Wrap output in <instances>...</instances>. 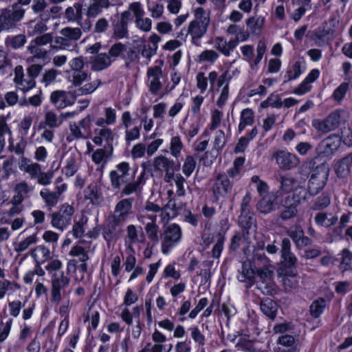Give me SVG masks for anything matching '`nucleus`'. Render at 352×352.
I'll use <instances>...</instances> for the list:
<instances>
[{
	"instance_id": "nucleus-33",
	"label": "nucleus",
	"mask_w": 352,
	"mask_h": 352,
	"mask_svg": "<svg viewBox=\"0 0 352 352\" xmlns=\"http://www.w3.org/2000/svg\"><path fill=\"white\" fill-rule=\"evenodd\" d=\"M39 195L49 210L56 206L60 200V198L56 194L50 190L48 188L42 189Z\"/></svg>"
},
{
	"instance_id": "nucleus-14",
	"label": "nucleus",
	"mask_w": 352,
	"mask_h": 352,
	"mask_svg": "<svg viewBox=\"0 0 352 352\" xmlns=\"http://www.w3.org/2000/svg\"><path fill=\"white\" fill-rule=\"evenodd\" d=\"M131 14L129 10L121 13L120 19L113 23V34L118 38H128V23L131 20Z\"/></svg>"
},
{
	"instance_id": "nucleus-17",
	"label": "nucleus",
	"mask_w": 352,
	"mask_h": 352,
	"mask_svg": "<svg viewBox=\"0 0 352 352\" xmlns=\"http://www.w3.org/2000/svg\"><path fill=\"white\" fill-rule=\"evenodd\" d=\"M133 199L126 198L119 201L114 208L111 216L116 218L118 221L124 222L129 215L132 214V204Z\"/></svg>"
},
{
	"instance_id": "nucleus-23",
	"label": "nucleus",
	"mask_w": 352,
	"mask_h": 352,
	"mask_svg": "<svg viewBox=\"0 0 352 352\" xmlns=\"http://www.w3.org/2000/svg\"><path fill=\"white\" fill-rule=\"evenodd\" d=\"M352 166V153L339 160L335 164V171L340 178H345L349 175Z\"/></svg>"
},
{
	"instance_id": "nucleus-56",
	"label": "nucleus",
	"mask_w": 352,
	"mask_h": 352,
	"mask_svg": "<svg viewBox=\"0 0 352 352\" xmlns=\"http://www.w3.org/2000/svg\"><path fill=\"white\" fill-rule=\"evenodd\" d=\"M340 266L344 270L352 269V252L348 249L342 251Z\"/></svg>"
},
{
	"instance_id": "nucleus-50",
	"label": "nucleus",
	"mask_w": 352,
	"mask_h": 352,
	"mask_svg": "<svg viewBox=\"0 0 352 352\" xmlns=\"http://www.w3.org/2000/svg\"><path fill=\"white\" fill-rule=\"evenodd\" d=\"M74 46L75 45L71 43L65 36L62 35L56 36L52 45V47L56 50H66Z\"/></svg>"
},
{
	"instance_id": "nucleus-63",
	"label": "nucleus",
	"mask_w": 352,
	"mask_h": 352,
	"mask_svg": "<svg viewBox=\"0 0 352 352\" xmlns=\"http://www.w3.org/2000/svg\"><path fill=\"white\" fill-rule=\"evenodd\" d=\"M87 223V219H81L79 221L74 223L72 228V233L76 239L81 238L85 233V226Z\"/></svg>"
},
{
	"instance_id": "nucleus-55",
	"label": "nucleus",
	"mask_w": 352,
	"mask_h": 352,
	"mask_svg": "<svg viewBox=\"0 0 352 352\" xmlns=\"http://www.w3.org/2000/svg\"><path fill=\"white\" fill-rule=\"evenodd\" d=\"M330 203V197L327 194H322L316 199L311 206V208L314 210H321L327 208Z\"/></svg>"
},
{
	"instance_id": "nucleus-44",
	"label": "nucleus",
	"mask_w": 352,
	"mask_h": 352,
	"mask_svg": "<svg viewBox=\"0 0 352 352\" xmlns=\"http://www.w3.org/2000/svg\"><path fill=\"white\" fill-rule=\"evenodd\" d=\"M279 182L280 190L285 192H292L297 186H296V180L288 175L280 176Z\"/></svg>"
},
{
	"instance_id": "nucleus-16",
	"label": "nucleus",
	"mask_w": 352,
	"mask_h": 352,
	"mask_svg": "<svg viewBox=\"0 0 352 352\" xmlns=\"http://www.w3.org/2000/svg\"><path fill=\"white\" fill-rule=\"evenodd\" d=\"M126 234L124 239L127 248L133 250V245L135 243H142L145 241V235L142 227H137L134 225H129L126 227Z\"/></svg>"
},
{
	"instance_id": "nucleus-40",
	"label": "nucleus",
	"mask_w": 352,
	"mask_h": 352,
	"mask_svg": "<svg viewBox=\"0 0 352 352\" xmlns=\"http://www.w3.org/2000/svg\"><path fill=\"white\" fill-rule=\"evenodd\" d=\"M283 206L284 209L280 214V218L282 220L287 221L295 217L297 215L298 210L296 205L284 199L283 201Z\"/></svg>"
},
{
	"instance_id": "nucleus-26",
	"label": "nucleus",
	"mask_w": 352,
	"mask_h": 352,
	"mask_svg": "<svg viewBox=\"0 0 352 352\" xmlns=\"http://www.w3.org/2000/svg\"><path fill=\"white\" fill-rule=\"evenodd\" d=\"M215 48L224 56H229L231 52L237 46V40H230L227 42L223 37L218 36L214 40Z\"/></svg>"
},
{
	"instance_id": "nucleus-32",
	"label": "nucleus",
	"mask_w": 352,
	"mask_h": 352,
	"mask_svg": "<svg viewBox=\"0 0 352 352\" xmlns=\"http://www.w3.org/2000/svg\"><path fill=\"white\" fill-rule=\"evenodd\" d=\"M26 42L25 35L19 34L7 36L5 39V45L7 48L17 50L23 47Z\"/></svg>"
},
{
	"instance_id": "nucleus-6",
	"label": "nucleus",
	"mask_w": 352,
	"mask_h": 352,
	"mask_svg": "<svg viewBox=\"0 0 352 352\" xmlns=\"http://www.w3.org/2000/svg\"><path fill=\"white\" fill-rule=\"evenodd\" d=\"M70 278L63 272L53 274L52 278L51 300L58 304L65 294V289L69 286Z\"/></svg>"
},
{
	"instance_id": "nucleus-36",
	"label": "nucleus",
	"mask_w": 352,
	"mask_h": 352,
	"mask_svg": "<svg viewBox=\"0 0 352 352\" xmlns=\"http://www.w3.org/2000/svg\"><path fill=\"white\" fill-rule=\"evenodd\" d=\"M76 156L74 153H68L63 171L67 177H72L75 175L78 169V164Z\"/></svg>"
},
{
	"instance_id": "nucleus-21",
	"label": "nucleus",
	"mask_w": 352,
	"mask_h": 352,
	"mask_svg": "<svg viewBox=\"0 0 352 352\" xmlns=\"http://www.w3.org/2000/svg\"><path fill=\"white\" fill-rule=\"evenodd\" d=\"M19 168L21 170L29 174L32 179H36L41 170V166L36 162H32L29 159L25 157L21 158L19 162Z\"/></svg>"
},
{
	"instance_id": "nucleus-59",
	"label": "nucleus",
	"mask_w": 352,
	"mask_h": 352,
	"mask_svg": "<svg viewBox=\"0 0 352 352\" xmlns=\"http://www.w3.org/2000/svg\"><path fill=\"white\" fill-rule=\"evenodd\" d=\"M69 130L71 135L67 137V140L69 142H72L74 139H85V135L83 132L80 130V128L76 123L73 122L69 124Z\"/></svg>"
},
{
	"instance_id": "nucleus-3",
	"label": "nucleus",
	"mask_w": 352,
	"mask_h": 352,
	"mask_svg": "<svg viewBox=\"0 0 352 352\" xmlns=\"http://www.w3.org/2000/svg\"><path fill=\"white\" fill-rule=\"evenodd\" d=\"M348 113L342 110H338L331 113L323 120H314L313 126L322 133H327L337 129L348 119Z\"/></svg>"
},
{
	"instance_id": "nucleus-54",
	"label": "nucleus",
	"mask_w": 352,
	"mask_h": 352,
	"mask_svg": "<svg viewBox=\"0 0 352 352\" xmlns=\"http://www.w3.org/2000/svg\"><path fill=\"white\" fill-rule=\"evenodd\" d=\"M101 81L99 79H95L91 82L85 83L80 87L78 91L80 95H87L93 93L100 85Z\"/></svg>"
},
{
	"instance_id": "nucleus-46",
	"label": "nucleus",
	"mask_w": 352,
	"mask_h": 352,
	"mask_svg": "<svg viewBox=\"0 0 352 352\" xmlns=\"http://www.w3.org/2000/svg\"><path fill=\"white\" fill-rule=\"evenodd\" d=\"M258 133V129L256 126H254L246 136L242 137L239 139L235 150L239 152H242L247 147L249 142L253 140Z\"/></svg>"
},
{
	"instance_id": "nucleus-12",
	"label": "nucleus",
	"mask_w": 352,
	"mask_h": 352,
	"mask_svg": "<svg viewBox=\"0 0 352 352\" xmlns=\"http://www.w3.org/2000/svg\"><path fill=\"white\" fill-rule=\"evenodd\" d=\"M147 85L149 91L156 95L162 89L163 83L160 79L162 78V69L159 66L149 67L147 69Z\"/></svg>"
},
{
	"instance_id": "nucleus-27",
	"label": "nucleus",
	"mask_w": 352,
	"mask_h": 352,
	"mask_svg": "<svg viewBox=\"0 0 352 352\" xmlns=\"http://www.w3.org/2000/svg\"><path fill=\"white\" fill-rule=\"evenodd\" d=\"M65 18L69 22H76L80 24L82 19V5L79 3H75L72 6H69L65 11Z\"/></svg>"
},
{
	"instance_id": "nucleus-45",
	"label": "nucleus",
	"mask_w": 352,
	"mask_h": 352,
	"mask_svg": "<svg viewBox=\"0 0 352 352\" xmlns=\"http://www.w3.org/2000/svg\"><path fill=\"white\" fill-rule=\"evenodd\" d=\"M264 24V19L261 16L249 18L246 25L252 34H258Z\"/></svg>"
},
{
	"instance_id": "nucleus-4",
	"label": "nucleus",
	"mask_w": 352,
	"mask_h": 352,
	"mask_svg": "<svg viewBox=\"0 0 352 352\" xmlns=\"http://www.w3.org/2000/svg\"><path fill=\"white\" fill-rule=\"evenodd\" d=\"M74 208L68 204H62L58 210L50 214L51 224L56 230L63 232L72 223Z\"/></svg>"
},
{
	"instance_id": "nucleus-61",
	"label": "nucleus",
	"mask_w": 352,
	"mask_h": 352,
	"mask_svg": "<svg viewBox=\"0 0 352 352\" xmlns=\"http://www.w3.org/2000/svg\"><path fill=\"white\" fill-rule=\"evenodd\" d=\"M226 138L224 132L221 130L217 131L215 133L213 148L217 151L221 150L226 144Z\"/></svg>"
},
{
	"instance_id": "nucleus-19",
	"label": "nucleus",
	"mask_w": 352,
	"mask_h": 352,
	"mask_svg": "<svg viewBox=\"0 0 352 352\" xmlns=\"http://www.w3.org/2000/svg\"><path fill=\"white\" fill-rule=\"evenodd\" d=\"M252 200V195L247 192L243 197L241 204V214L239 221L243 226H248L252 219V208L250 203Z\"/></svg>"
},
{
	"instance_id": "nucleus-13",
	"label": "nucleus",
	"mask_w": 352,
	"mask_h": 352,
	"mask_svg": "<svg viewBox=\"0 0 352 352\" xmlns=\"http://www.w3.org/2000/svg\"><path fill=\"white\" fill-rule=\"evenodd\" d=\"M14 82L16 87L23 93H26L36 86V81L28 74H25L21 65H17L14 69Z\"/></svg>"
},
{
	"instance_id": "nucleus-9",
	"label": "nucleus",
	"mask_w": 352,
	"mask_h": 352,
	"mask_svg": "<svg viewBox=\"0 0 352 352\" xmlns=\"http://www.w3.org/2000/svg\"><path fill=\"white\" fill-rule=\"evenodd\" d=\"M273 272L267 268H262L257 270V286L263 293L267 295H273L276 292V286L272 280Z\"/></svg>"
},
{
	"instance_id": "nucleus-18",
	"label": "nucleus",
	"mask_w": 352,
	"mask_h": 352,
	"mask_svg": "<svg viewBox=\"0 0 352 352\" xmlns=\"http://www.w3.org/2000/svg\"><path fill=\"white\" fill-rule=\"evenodd\" d=\"M280 256L285 269H296L297 258L291 251V242L284 238L281 243Z\"/></svg>"
},
{
	"instance_id": "nucleus-5",
	"label": "nucleus",
	"mask_w": 352,
	"mask_h": 352,
	"mask_svg": "<svg viewBox=\"0 0 352 352\" xmlns=\"http://www.w3.org/2000/svg\"><path fill=\"white\" fill-rule=\"evenodd\" d=\"M329 171V168L324 164H322L313 171L307 188L309 195L315 196L322 190L327 183Z\"/></svg>"
},
{
	"instance_id": "nucleus-62",
	"label": "nucleus",
	"mask_w": 352,
	"mask_h": 352,
	"mask_svg": "<svg viewBox=\"0 0 352 352\" xmlns=\"http://www.w3.org/2000/svg\"><path fill=\"white\" fill-rule=\"evenodd\" d=\"M219 58L218 53L212 50H207L203 51L199 56V60L201 62H214Z\"/></svg>"
},
{
	"instance_id": "nucleus-64",
	"label": "nucleus",
	"mask_w": 352,
	"mask_h": 352,
	"mask_svg": "<svg viewBox=\"0 0 352 352\" xmlns=\"http://www.w3.org/2000/svg\"><path fill=\"white\" fill-rule=\"evenodd\" d=\"M303 234L304 231L300 226H296L295 228H290L287 231V234L292 239L296 246L298 245Z\"/></svg>"
},
{
	"instance_id": "nucleus-37",
	"label": "nucleus",
	"mask_w": 352,
	"mask_h": 352,
	"mask_svg": "<svg viewBox=\"0 0 352 352\" xmlns=\"http://www.w3.org/2000/svg\"><path fill=\"white\" fill-rule=\"evenodd\" d=\"M85 192L86 198L89 199L92 204H98L102 199L100 188L96 183L90 184L87 186Z\"/></svg>"
},
{
	"instance_id": "nucleus-11",
	"label": "nucleus",
	"mask_w": 352,
	"mask_h": 352,
	"mask_svg": "<svg viewBox=\"0 0 352 352\" xmlns=\"http://www.w3.org/2000/svg\"><path fill=\"white\" fill-rule=\"evenodd\" d=\"M212 189L216 199L224 198L232 192V183L227 175L219 173L214 179Z\"/></svg>"
},
{
	"instance_id": "nucleus-60",
	"label": "nucleus",
	"mask_w": 352,
	"mask_h": 352,
	"mask_svg": "<svg viewBox=\"0 0 352 352\" xmlns=\"http://www.w3.org/2000/svg\"><path fill=\"white\" fill-rule=\"evenodd\" d=\"M135 23L136 27L144 32H148L151 30L152 21L148 17L144 18V16H141L135 20Z\"/></svg>"
},
{
	"instance_id": "nucleus-49",
	"label": "nucleus",
	"mask_w": 352,
	"mask_h": 352,
	"mask_svg": "<svg viewBox=\"0 0 352 352\" xmlns=\"http://www.w3.org/2000/svg\"><path fill=\"white\" fill-rule=\"evenodd\" d=\"M169 148L171 155L174 157L178 158L180 156L181 151L183 148V143L179 137L175 136L171 138Z\"/></svg>"
},
{
	"instance_id": "nucleus-10",
	"label": "nucleus",
	"mask_w": 352,
	"mask_h": 352,
	"mask_svg": "<svg viewBox=\"0 0 352 352\" xmlns=\"http://www.w3.org/2000/svg\"><path fill=\"white\" fill-rule=\"evenodd\" d=\"M129 165L127 162H122L118 164L115 170L109 173L111 184L113 189L120 190L121 186L128 182Z\"/></svg>"
},
{
	"instance_id": "nucleus-43",
	"label": "nucleus",
	"mask_w": 352,
	"mask_h": 352,
	"mask_svg": "<svg viewBox=\"0 0 352 352\" xmlns=\"http://www.w3.org/2000/svg\"><path fill=\"white\" fill-rule=\"evenodd\" d=\"M144 230L148 239L152 243V246L157 245L160 241V228L157 223H146Z\"/></svg>"
},
{
	"instance_id": "nucleus-58",
	"label": "nucleus",
	"mask_w": 352,
	"mask_h": 352,
	"mask_svg": "<svg viewBox=\"0 0 352 352\" xmlns=\"http://www.w3.org/2000/svg\"><path fill=\"white\" fill-rule=\"evenodd\" d=\"M28 51L32 54V56L28 58V61L30 63L34 62L35 59H43L47 54L45 50L33 45L28 47Z\"/></svg>"
},
{
	"instance_id": "nucleus-34",
	"label": "nucleus",
	"mask_w": 352,
	"mask_h": 352,
	"mask_svg": "<svg viewBox=\"0 0 352 352\" xmlns=\"http://www.w3.org/2000/svg\"><path fill=\"white\" fill-rule=\"evenodd\" d=\"M254 122V111L249 108L243 109L241 113L240 122L238 126L239 132L241 133L245 130L248 126H251Z\"/></svg>"
},
{
	"instance_id": "nucleus-35",
	"label": "nucleus",
	"mask_w": 352,
	"mask_h": 352,
	"mask_svg": "<svg viewBox=\"0 0 352 352\" xmlns=\"http://www.w3.org/2000/svg\"><path fill=\"white\" fill-rule=\"evenodd\" d=\"M260 307L266 316L271 319L275 318L278 305L274 301L268 298H264L261 302Z\"/></svg>"
},
{
	"instance_id": "nucleus-30",
	"label": "nucleus",
	"mask_w": 352,
	"mask_h": 352,
	"mask_svg": "<svg viewBox=\"0 0 352 352\" xmlns=\"http://www.w3.org/2000/svg\"><path fill=\"white\" fill-rule=\"evenodd\" d=\"M282 281L286 291H290L297 288L298 286V280L296 278V269H285V274Z\"/></svg>"
},
{
	"instance_id": "nucleus-39",
	"label": "nucleus",
	"mask_w": 352,
	"mask_h": 352,
	"mask_svg": "<svg viewBox=\"0 0 352 352\" xmlns=\"http://www.w3.org/2000/svg\"><path fill=\"white\" fill-rule=\"evenodd\" d=\"M50 250L44 245H39L32 250L31 255L38 263H43L50 258Z\"/></svg>"
},
{
	"instance_id": "nucleus-57",
	"label": "nucleus",
	"mask_w": 352,
	"mask_h": 352,
	"mask_svg": "<svg viewBox=\"0 0 352 352\" xmlns=\"http://www.w3.org/2000/svg\"><path fill=\"white\" fill-rule=\"evenodd\" d=\"M196 167V161L191 155H188L185 158L182 166V172L186 176L189 177L193 173Z\"/></svg>"
},
{
	"instance_id": "nucleus-47",
	"label": "nucleus",
	"mask_w": 352,
	"mask_h": 352,
	"mask_svg": "<svg viewBox=\"0 0 352 352\" xmlns=\"http://www.w3.org/2000/svg\"><path fill=\"white\" fill-rule=\"evenodd\" d=\"M113 135L112 131L107 128L101 129L98 133V135L94 137L93 142L96 145H101L103 141L109 143L113 140Z\"/></svg>"
},
{
	"instance_id": "nucleus-1",
	"label": "nucleus",
	"mask_w": 352,
	"mask_h": 352,
	"mask_svg": "<svg viewBox=\"0 0 352 352\" xmlns=\"http://www.w3.org/2000/svg\"><path fill=\"white\" fill-rule=\"evenodd\" d=\"M210 22V16L202 8H197L195 10V19L188 25L186 35L191 36L192 43L197 45V41L201 38L207 32Z\"/></svg>"
},
{
	"instance_id": "nucleus-24",
	"label": "nucleus",
	"mask_w": 352,
	"mask_h": 352,
	"mask_svg": "<svg viewBox=\"0 0 352 352\" xmlns=\"http://www.w3.org/2000/svg\"><path fill=\"white\" fill-rule=\"evenodd\" d=\"M109 6V0H91L87 8L86 15L88 18H95L102 13L103 9H107Z\"/></svg>"
},
{
	"instance_id": "nucleus-7",
	"label": "nucleus",
	"mask_w": 352,
	"mask_h": 352,
	"mask_svg": "<svg viewBox=\"0 0 352 352\" xmlns=\"http://www.w3.org/2000/svg\"><path fill=\"white\" fill-rule=\"evenodd\" d=\"M182 238V230L180 227L175 224H171L164 231L162 241V252L168 254L170 250L174 247Z\"/></svg>"
},
{
	"instance_id": "nucleus-51",
	"label": "nucleus",
	"mask_w": 352,
	"mask_h": 352,
	"mask_svg": "<svg viewBox=\"0 0 352 352\" xmlns=\"http://www.w3.org/2000/svg\"><path fill=\"white\" fill-rule=\"evenodd\" d=\"M60 115L57 116L52 111H47L45 115V124L50 128H57L62 124Z\"/></svg>"
},
{
	"instance_id": "nucleus-52",
	"label": "nucleus",
	"mask_w": 352,
	"mask_h": 352,
	"mask_svg": "<svg viewBox=\"0 0 352 352\" xmlns=\"http://www.w3.org/2000/svg\"><path fill=\"white\" fill-rule=\"evenodd\" d=\"M36 242V234H32L27 237L25 240L14 243V249L16 252H21L27 250L29 246Z\"/></svg>"
},
{
	"instance_id": "nucleus-29",
	"label": "nucleus",
	"mask_w": 352,
	"mask_h": 352,
	"mask_svg": "<svg viewBox=\"0 0 352 352\" xmlns=\"http://www.w3.org/2000/svg\"><path fill=\"white\" fill-rule=\"evenodd\" d=\"M122 223H124V222L118 221L116 218L113 216H110L109 218V223L103 232L104 239L109 241L114 237H117L121 232L118 230V227Z\"/></svg>"
},
{
	"instance_id": "nucleus-2",
	"label": "nucleus",
	"mask_w": 352,
	"mask_h": 352,
	"mask_svg": "<svg viewBox=\"0 0 352 352\" xmlns=\"http://www.w3.org/2000/svg\"><path fill=\"white\" fill-rule=\"evenodd\" d=\"M25 13L24 8L18 4H12L10 8L0 11V32H10L17 28L18 23L23 19Z\"/></svg>"
},
{
	"instance_id": "nucleus-53",
	"label": "nucleus",
	"mask_w": 352,
	"mask_h": 352,
	"mask_svg": "<svg viewBox=\"0 0 352 352\" xmlns=\"http://www.w3.org/2000/svg\"><path fill=\"white\" fill-rule=\"evenodd\" d=\"M89 78V74L85 71L73 72L71 82L74 87L80 86Z\"/></svg>"
},
{
	"instance_id": "nucleus-8",
	"label": "nucleus",
	"mask_w": 352,
	"mask_h": 352,
	"mask_svg": "<svg viewBox=\"0 0 352 352\" xmlns=\"http://www.w3.org/2000/svg\"><path fill=\"white\" fill-rule=\"evenodd\" d=\"M272 158L275 159L279 168L283 170L294 169L300 163L299 158L295 154L284 150L274 152Z\"/></svg>"
},
{
	"instance_id": "nucleus-25",
	"label": "nucleus",
	"mask_w": 352,
	"mask_h": 352,
	"mask_svg": "<svg viewBox=\"0 0 352 352\" xmlns=\"http://www.w3.org/2000/svg\"><path fill=\"white\" fill-rule=\"evenodd\" d=\"M292 194L285 197V199L298 206L302 201H306L308 198V190L302 186H297L292 191Z\"/></svg>"
},
{
	"instance_id": "nucleus-20",
	"label": "nucleus",
	"mask_w": 352,
	"mask_h": 352,
	"mask_svg": "<svg viewBox=\"0 0 352 352\" xmlns=\"http://www.w3.org/2000/svg\"><path fill=\"white\" fill-rule=\"evenodd\" d=\"M153 167L155 171L166 172L170 170H177L179 164L165 156L160 155L154 158Z\"/></svg>"
},
{
	"instance_id": "nucleus-42",
	"label": "nucleus",
	"mask_w": 352,
	"mask_h": 352,
	"mask_svg": "<svg viewBox=\"0 0 352 352\" xmlns=\"http://www.w3.org/2000/svg\"><path fill=\"white\" fill-rule=\"evenodd\" d=\"M264 244H258V248H255L253 251V261L255 265H261L263 267L267 266L269 263V260L263 252Z\"/></svg>"
},
{
	"instance_id": "nucleus-31",
	"label": "nucleus",
	"mask_w": 352,
	"mask_h": 352,
	"mask_svg": "<svg viewBox=\"0 0 352 352\" xmlns=\"http://www.w3.org/2000/svg\"><path fill=\"white\" fill-rule=\"evenodd\" d=\"M316 223L320 226L330 227L338 221V217L332 214L318 212L314 217Z\"/></svg>"
},
{
	"instance_id": "nucleus-48",
	"label": "nucleus",
	"mask_w": 352,
	"mask_h": 352,
	"mask_svg": "<svg viewBox=\"0 0 352 352\" xmlns=\"http://www.w3.org/2000/svg\"><path fill=\"white\" fill-rule=\"evenodd\" d=\"M326 306V301L322 298L314 300L309 307L311 315L314 318H318L323 312Z\"/></svg>"
},
{
	"instance_id": "nucleus-15",
	"label": "nucleus",
	"mask_w": 352,
	"mask_h": 352,
	"mask_svg": "<svg viewBox=\"0 0 352 352\" xmlns=\"http://www.w3.org/2000/svg\"><path fill=\"white\" fill-rule=\"evenodd\" d=\"M278 207L279 204L277 201V196L274 192L264 195L263 197H260V199L256 204L257 210L265 214L275 211Z\"/></svg>"
},
{
	"instance_id": "nucleus-28",
	"label": "nucleus",
	"mask_w": 352,
	"mask_h": 352,
	"mask_svg": "<svg viewBox=\"0 0 352 352\" xmlns=\"http://www.w3.org/2000/svg\"><path fill=\"white\" fill-rule=\"evenodd\" d=\"M112 63L110 56L105 53L95 56L91 60V68L93 71H102L109 67Z\"/></svg>"
},
{
	"instance_id": "nucleus-22",
	"label": "nucleus",
	"mask_w": 352,
	"mask_h": 352,
	"mask_svg": "<svg viewBox=\"0 0 352 352\" xmlns=\"http://www.w3.org/2000/svg\"><path fill=\"white\" fill-rule=\"evenodd\" d=\"M32 188L25 181H22L17 183L14 188V195L12 199L14 203L22 204L24 199H27L29 195L28 194L32 192Z\"/></svg>"
},
{
	"instance_id": "nucleus-41",
	"label": "nucleus",
	"mask_w": 352,
	"mask_h": 352,
	"mask_svg": "<svg viewBox=\"0 0 352 352\" xmlns=\"http://www.w3.org/2000/svg\"><path fill=\"white\" fill-rule=\"evenodd\" d=\"M62 36H65L73 44L82 36V31L80 28L66 27L60 31Z\"/></svg>"
},
{
	"instance_id": "nucleus-38",
	"label": "nucleus",
	"mask_w": 352,
	"mask_h": 352,
	"mask_svg": "<svg viewBox=\"0 0 352 352\" xmlns=\"http://www.w3.org/2000/svg\"><path fill=\"white\" fill-rule=\"evenodd\" d=\"M239 272V274L237 278L241 282H245L246 280H251L255 276L254 270L252 268V264L249 261L243 263Z\"/></svg>"
}]
</instances>
